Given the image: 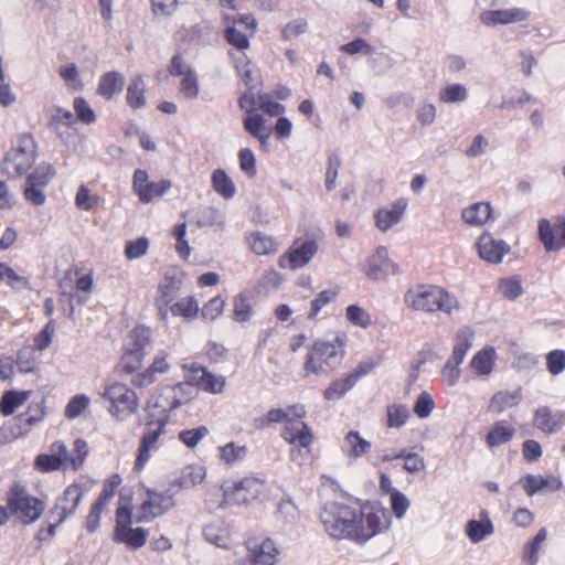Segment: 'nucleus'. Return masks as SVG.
<instances>
[{"label":"nucleus","mask_w":565,"mask_h":565,"mask_svg":"<svg viewBox=\"0 0 565 565\" xmlns=\"http://www.w3.org/2000/svg\"><path fill=\"white\" fill-rule=\"evenodd\" d=\"M404 300L413 310L429 313L440 311L452 316L461 309V305L454 294L435 285H422L409 289L405 294Z\"/></svg>","instance_id":"obj_1"},{"label":"nucleus","mask_w":565,"mask_h":565,"mask_svg":"<svg viewBox=\"0 0 565 565\" xmlns=\"http://www.w3.org/2000/svg\"><path fill=\"white\" fill-rule=\"evenodd\" d=\"M356 516L352 542L359 545H364L391 526L390 512L377 504L365 503L356 508Z\"/></svg>","instance_id":"obj_2"},{"label":"nucleus","mask_w":565,"mask_h":565,"mask_svg":"<svg viewBox=\"0 0 565 565\" xmlns=\"http://www.w3.org/2000/svg\"><path fill=\"white\" fill-rule=\"evenodd\" d=\"M356 518V508L340 503H331L320 513L324 531L335 540L353 541Z\"/></svg>","instance_id":"obj_3"},{"label":"nucleus","mask_w":565,"mask_h":565,"mask_svg":"<svg viewBox=\"0 0 565 565\" xmlns=\"http://www.w3.org/2000/svg\"><path fill=\"white\" fill-rule=\"evenodd\" d=\"M107 412L117 422L127 420L139 408L137 393L128 385L114 382L100 394Z\"/></svg>","instance_id":"obj_4"},{"label":"nucleus","mask_w":565,"mask_h":565,"mask_svg":"<svg viewBox=\"0 0 565 565\" xmlns=\"http://www.w3.org/2000/svg\"><path fill=\"white\" fill-rule=\"evenodd\" d=\"M36 143L30 135H22L17 143L6 153L2 161L3 171L19 178L24 174L35 162Z\"/></svg>","instance_id":"obj_5"},{"label":"nucleus","mask_w":565,"mask_h":565,"mask_svg":"<svg viewBox=\"0 0 565 565\" xmlns=\"http://www.w3.org/2000/svg\"><path fill=\"white\" fill-rule=\"evenodd\" d=\"M8 509L21 523L31 524L43 513L44 503L20 484H14L8 492Z\"/></svg>","instance_id":"obj_6"},{"label":"nucleus","mask_w":565,"mask_h":565,"mask_svg":"<svg viewBox=\"0 0 565 565\" xmlns=\"http://www.w3.org/2000/svg\"><path fill=\"white\" fill-rule=\"evenodd\" d=\"M341 361V352L331 342L317 341L308 351L303 370L309 374L322 375L332 371Z\"/></svg>","instance_id":"obj_7"},{"label":"nucleus","mask_w":565,"mask_h":565,"mask_svg":"<svg viewBox=\"0 0 565 565\" xmlns=\"http://www.w3.org/2000/svg\"><path fill=\"white\" fill-rule=\"evenodd\" d=\"M174 505L173 497L164 491L159 492L147 488L141 499V503L136 510L135 522L146 523L161 516Z\"/></svg>","instance_id":"obj_8"},{"label":"nucleus","mask_w":565,"mask_h":565,"mask_svg":"<svg viewBox=\"0 0 565 565\" xmlns=\"http://www.w3.org/2000/svg\"><path fill=\"white\" fill-rule=\"evenodd\" d=\"M226 28L224 32L227 43L235 49L230 50L232 53H245L249 47V38L255 33L257 22L250 14L234 18L230 24V18H226Z\"/></svg>","instance_id":"obj_9"},{"label":"nucleus","mask_w":565,"mask_h":565,"mask_svg":"<svg viewBox=\"0 0 565 565\" xmlns=\"http://www.w3.org/2000/svg\"><path fill=\"white\" fill-rule=\"evenodd\" d=\"M131 512L129 508L120 507L117 510L115 541L125 543L128 547L138 550L146 544L148 531L142 527H131Z\"/></svg>","instance_id":"obj_10"},{"label":"nucleus","mask_w":565,"mask_h":565,"mask_svg":"<svg viewBox=\"0 0 565 565\" xmlns=\"http://www.w3.org/2000/svg\"><path fill=\"white\" fill-rule=\"evenodd\" d=\"M363 270L369 279L383 281L390 276L397 275L399 267L388 257L386 247L379 246L375 252L365 259Z\"/></svg>","instance_id":"obj_11"},{"label":"nucleus","mask_w":565,"mask_h":565,"mask_svg":"<svg viewBox=\"0 0 565 565\" xmlns=\"http://www.w3.org/2000/svg\"><path fill=\"white\" fill-rule=\"evenodd\" d=\"M182 284V277L175 271L166 273L159 281L153 305L163 321H167V308H170V305L174 301Z\"/></svg>","instance_id":"obj_12"},{"label":"nucleus","mask_w":565,"mask_h":565,"mask_svg":"<svg viewBox=\"0 0 565 565\" xmlns=\"http://www.w3.org/2000/svg\"><path fill=\"white\" fill-rule=\"evenodd\" d=\"M50 451L55 454L56 459L63 469L77 470L85 461L88 454V447L85 440L76 439L73 445V450L70 451L64 443L55 441L52 444Z\"/></svg>","instance_id":"obj_13"},{"label":"nucleus","mask_w":565,"mask_h":565,"mask_svg":"<svg viewBox=\"0 0 565 565\" xmlns=\"http://www.w3.org/2000/svg\"><path fill=\"white\" fill-rule=\"evenodd\" d=\"M146 170L137 169L132 178V189L142 203H149L156 198L162 196L171 186L169 180L150 182Z\"/></svg>","instance_id":"obj_14"},{"label":"nucleus","mask_w":565,"mask_h":565,"mask_svg":"<svg viewBox=\"0 0 565 565\" xmlns=\"http://www.w3.org/2000/svg\"><path fill=\"white\" fill-rule=\"evenodd\" d=\"M531 13L524 8L484 10L479 14L480 22L489 28L526 21Z\"/></svg>","instance_id":"obj_15"},{"label":"nucleus","mask_w":565,"mask_h":565,"mask_svg":"<svg viewBox=\"0 0 565 565\" xmlns=\"http://www.w3.org/2000/svg\"><path fill=\"white\" fill-rule=\"evenodd\" d=\"M264 491V483L256 478H245L236 482L232 490H225L227 503L246 504L257 499Z\"/></svg>","instance_id":"obj_16"},{"label":"nucleus","mask_w":565,"mask_h":565,"mask_svg":"<svg viewBox=\"0 0 565 565\" xmlns=\"http://www.w3.org/2000/svg\"><path fill=\"white\" fill-rule=\"evenodd\" d=\"M170 369L169 354L162 350L158 351L147 369L134 374L131 383L136 387H148L153 384L160 375L167 374Z\"/></svg>","instance_id":"obj_17"},{"label":"nucleus","mask_w":565,"mask_h":565,"mask_svg":"<svg viewBox=\"0 0 565 565\" xmlns=\"http://www.w3.org/2000/svg\"><path fill=\"white\" fill-rule=\"evenodd\" d=\"M317 250L318 246L313 241H307L299 246L294 245L279 257L278 265L280 268L291 270L302 268L312 259Z\"/></svg>","instance_id":"obj_18"},{"label":"nucleus","mask_w":565,"mask_h":565,"mask_svg":"<svg viewBox=\"0 0 565 565\" xmlns=\"http://www.w3.org/2000/svg\"><path fill=\"white\" fill-rule=\"evenodd\" d=\"M84 491L79 484L68 486L63 494L56 500L53 509L50 511L51 518L57 516V523L64 522L72 515L79 502L82 501Z\"/></svg>","instance_id":"obj_19"},{"label":"nucleus","mask_w":565,"mask_h":565,"mask_svg":"<svg viewBox=\"0 0 565 565\" xmlns=\"http://www.w3.org/2000/svg\"><path fill=\"white\" fill-rule=\"evenodd\" d=\"M166 433V423L159 420L154 428H149L142 436L135 461V470L141 471L151 457V452L158 449V440Z\"/></svg>","instance_id":"obj_20"},{"label":"nucleus","mask_w":565,"mask_h":565,"mask_svg":"<svg viewBox=\"0 0 565 565\" xmlns=\"http://www.w3.org/2000/svg\"><path fill=\"white\" fill-rule=\"evenodd\" d=\"M540 241L545 249L559 250L565 247V218H562L553 225L547 220H541L539 223Z\"/></svg>","instance_id":"obj_21"},{"label":"nucleus","mask_w":565,"mask_h":565,"mask_svg":"<svg viewBox=\"0 0 565 565\" xmlns=\"http://www.w3.org/2000/svg\"><path fill=\"white\" fill-rule=\"evenodd\" d=\"M282 438L295 447L309 449L313 441V434L301 418L294 417L288 420L281 433Z\"/></svg>","instance_id":"obj_22"},{"label":"nucleus","mask_w":565,"mask_h":565,"mask_svg":"<svg viewBox=\"0 0 565 565\" xmlns=\"http://www.w3.org/2000/svg\"><path fill=\"white\" fill-rule=\"evenodd\" d=\"M407 205L408 201L405 198H399L390 207L379 209L374 214L376 227L385 233L398 224L405 214Z\"/></svg>","instance_id":"obj_23"},{"label":"nucleus","mask_w":565,"mask_h":565,"mask_svg":"<svg viewBox=\"0 0 565 565\" xmlns=\"http://www.w3.org/2000/svg\"><path fill=\"white\" fill-rule=\"evenodd\" d=\"M163 393L166 395L164 401L157 402L156 406L161 407L163 412H172L192 398L193 387L184 381L173 386H167Z\"/></svg>","instance_id":"obj_24"},{"label":"nucleus","mask_w":565,"mask_h":565,"mask_svg":"<svg viewBox=\"0 0 565 565\" xmlns=\"http://www.w3.org/2000/svg\"><path fill=\"white\" fill-rule=\"evenodd\" d=\"M533 425L544 434H555L565 425V412L553 414L550 407L540 406L534 412Z\"/></svg>","instance_id":"obj_25"},{"label":"nucleus","mask_w":565,"mask_h":565,"mask_svg":"<svg viewBox=\"0 0 565 565\" xmlns=\"http://www.w3.org/2000/svg\"><path fill=\"white\" fill-rule=\"evenodd\" d=\"M479 256L492 264H498L510 250L509 245L502 239H494L489 234H482L477 243Z\"/></svg>","instance_id":"obj_26"},{"label":"nucleus","mask_w":565,"mask_h":565,"mask_svg":"<svg viewBox=\"0 0 565 565\" xmlns=\"http://www.w3.org/2000/svg\"><path fill=\"white\" fill-rule=\"evenodd\" d=\"M520 482L529 497L541 491L556 492L563 487L562 480L554 476L526 475Z\"/></svg>","instance_id":"obj_27"},{"label":"nucleus","mask_w":565,"mask_h":565,"mask_svg":"<svg viewBox=\"0 0 565 565\" xmlns=\"http://www.w3.org/2000/svg\"><path fill=\"white\" fill-rule=\"evenodd\" d=\"M243 127L247 134L256 138L264 150H267L271 136V128L266 125L264 116L259 113L245 116Z\"/></svg>","instance_id":"obj_28"},{"label":"nucleus","mask_w":565,"mask_h":565,"mask_svg":"<svg viewBox=\"0 0 565 565\" xmlns=\"http://www.w3.org/2000/svg\"><path fill=\"white\" fill-rule=\"evenodd\" d=\"M495 361L494 348L486 347L472 356L470 367L477 376H489L494 370Z\"/></svg>","instance_id":"obj_29"},{"label":"nucleus","mask_w":565,"mask_h":565,"mask_svg":"<svg viewBox=\"0 0 565 565\" xmlns=\"http://www.w3.org/2000/svg\"><path fill=\"white\" fill-rule=\"evenodd\" d=\"M492 215L491 205L488 202H477L461 211V218L469 226L480 227L484 225Z\"/></svg>","instance_id":"obj_30"},{"label":"nucleus","mask_w":565,"mask_h":565,"mask_svg":"<svg viewBox=\"0 0 565 565\" xmlns=\"http://www.w3.org/2000/svg\"><path fill=\"white\" fill-rule=\"evenodd\" d=\"M124 85L125 77L122 74L115 71L107 72L99 78L97 94L109 100L115 95L121 93Z\"/></svg>","instance_id":"obj_31"},{"label":"nucleus","mask_w":565,"mask_h":565,"mask_svg":"<svg viewBox=\"0 0 565 565\" xmlns=\"http://www.w3.org/2000/svg\"><path fill=\"white\" fill-rule=\"evenodd\" d=\"M250 250L256 255H271L279 249V243L269 235L262 232H253L246 236Z\"/></svg>","instance_id":"obj_32"},{"label":"nucleus","mask_w":565,"mask_h":565,"mask_svg":"<svg viewBox=\"0 0 565 565\" xmlns=\"http://www.w3.org/2000/svg\"><path fill=\"white\" fill-rule=\"evenodd\" d=\"M521 401V387H518L514 391H499L492 395L489 403V411L500 414L508 408L516 406Z\"/></svg>","instance_id":"obj_33"},{"label":"nucleus","mask_w":565,"mask_h":565,"mask_svg":"<svg viewBox=\"0 0 565 565\" xmlns=\"http://www.w3.org/2000/svg\"><path fill=\"white\" fill-rule=\"evenodd\" d=\"M365 372L355 371L347 374L343 377L333 381L330 386L324 391V398L328 401H337L349 392L358 382L361 375Z\"/></svg>","instance_id":"obj_34"},{"label":"nucleus","mask_w":565,"mask_h":565,"mask_svg":"<svg viewBox=\"0 0 565 565\" xmlns=\"http://www.w3.org/2000/svg\"><path fill=\"white\" fill-rule=\"evenodd\" d=\"M228 56L233 60L237 74L244 84L250 89L254 88L257 81V72L246 53H232Z\"/></svg>","instance_id":"obj_35"},{"label":"nucleus","mask_w":565,"mask_h":565,"mask_svg":"<svg viewBox=\"0 0 565 565\" xmlns=\"http://www.w3.org/2000/svg\"><path fill=\"white\" fill-rule=\"evenodd\" d=\"M342 449L350 459H358L371 450V443L361 437L359 431L351 430L344 437Z\"/></svg>","instance_id":"obj_36"},{"label":"nucleus","mask_w":565,"mask_h":565,"mask_svg":"<svg viewBox=\"0 0 565 565\" xmlns=\"http://www.w3.org/2000/svg\"><path fill=\"white\" fill-rule=\"evenodd\" d=\"M481 515L484 516L482 520H471L466 525V534L472 543H479L494 532L493 523L486 512Z\"/></svg>","instance_id":"obj_37"},{"label":"nucleus","mask_w":565,"mask_h":565,"mask_svg":"<svg viewBox=\"0 0 565 565\" xmlns=\"http://www.w3.org/2000/svg\"><path fill=\"white\" fill-rule=\"evenodd\" d=\"M515 429L504 420L494 423L487 435L486 443L490 448L509 443L514 436Z\"/></svg>","instance_id":"obj_38"},{"label":"nucleus","mask_w":565,"mask_h":565,"mask_svg":"<svg viewBox=\"0 0 565 565\" xmlns=\"http://www.w3.org/2000/svg\"><path fill=\"white\" fill-rule=\"evenodd\" d=\"M167 320L169 316L183 317L185 319H193L198 316L200 308L198 300L193 297H184L179 301H173L170 308H167Z\"/></svg>","instance_id":"obj_39"},{"label":"nucleus","mask_w":565,"mask_h":565,"mask_svg":"<svg viewBox=\"0 0 565 565\" xmlns=\"http://www.w3.org/2000/svg\"><path fill=\"white\" fill-rule=\"evenodd\" d=\"M473 335L475 332L471 328L467 326L459 328L455 335V344L450 356L463 362L466 353L472 345Z\"/></svg>","instance_id":"obj_40"},{"label":"nucleus","mask_w":565,"mask_h":565,"mask_svg":"<svg viewBox=\"0 0 565 565\" xmlns=\"http://www.w3.org/2000/svg\"><path fill=\"white\" fill-rule=\"evenodd\" d=\"M278 554L279 551L274 541L267 539L253 551L252 563L253 565H275Z\"/></svg>","instance_id":"obj_41"},{"label":"nucleus","mask_w":565,"mask_h":565,"mask_svg":"<svg viewBox=\"0 0 565 565\" xmlns=\"http://www.w3.org/2000/svg\"><path fill=\"white\" fill-rule=\"evenodd\" d=\"M146 84L143 78L138 75L130 79V83L127 87V104L134 108L139 109L146 105Z\"/></svg>","instance_id":"obj_42"},{"label":"nucleus","mask_w":565,"mask_h":565,"mask_svg":"<svg viewBox=\"0 0 565 565\" xmlns=\"http://www.w3.org/2000/svg\"><path fill=\"white\" fill-rule=\"evenodd\" d=\"M306 409L302 405H290L286 408H273L266 414V422L268 424L287 423L296 418H303Z\"/></svg>","instance_id":"obj_43"},{"label":"nucleus","mask_w":565,"mask_h":565,"mask_svg":"<svg viewBox=\"0 0 565 565\" xmlns=\"http://www.w3.org/2000/svg\"><path fill=\"white\" fill-rule=\"evenodd\" d=\"M211 181L214 191L222 195L224 199L228 200L235 195V184L224 170H214L212 173Z\"/></svg>","instance_id":"obj_44"},{"label":"nucleus","mask_w":565,"mask_h":565,"mask_svg":"<svg viewBox=\"0 0 565 565\" xmlns=\"http://www.w3.org/2000/svg\"><path fill=\"white\" fill-rule=\"evenodd\" d=\"M218 454L222 462L225 465H235L246 458L248 449L245 445H237L236 443L231 441L220 447Z\"/></svg>","instance_id":"obj_45"},{"label":"nucleus","mask_w":565,"mask_h":565,"mask_svg":"<svg viewBox=\"0 0 565 565\" xmlns=\"http://www.w3.org/2000/svg\"><path fill=\"white\" fill-rule=\"evenodd\" d=\"M31 392L30 391H9L7 392L1 399L0 411L4 416H9L15 412L18 407L23 405Z\"/></svg>","instance_id":"obj_46"},{"label":"nucleus","mask_w":565,"mask_h":565,"mask_svg":"<svg viewBox=\"0 0 565 565\" xmlns=\"http://www.w3.org/2000/svg\"><path fill=\"white\" fill-rule=\"evenodd\" d=\"M254 310L249 298L245 294H238L233 299V319L238 323H245L253 318Z\"/></svg>","instance_id":"obj_47"},{"label":"nucleus","mask_w":565,"mask_h":565,"mask_svg":"<svg viewBox=\"0 0 565 565\" xmlns=\"http://www.w3.org/2000/svg\"><path fill=\"white\" fill-rule=\"evenodd\" d=\"M547 537V531L542 527L531 542H527L523 550V559L531 565L539 563V554Z\"/></svg>","instance_id":"obj_48"},{"label":"nucleus","mask_w":565,"mask_h":565,"mask_svg":"<svg viewBox=\"0 0 565 565\" xmlns=\"http://www.w3.org/2000/svg\"><path fill=\"white\" fill-rule=\"evenodd\" d=\"M438 97L445 104L461 103L467 99L468 89L459 83L449 84L439 90Z\"/></svg>","instance_id":"obj_49"},{"label":"nucleus","mask_w":565,"mask_h":565,"mask_svg":"<svg viewBox=\"0 0 565 565\" xmlns=\"http://www.w3.org/2000/svg\"><path fill=\"white\" fill-rule=\"evenodd\" d=\"M387 426L390 428L403 427L409 418V409L403 404H392L387 406Z\"/></svg>","instance_id":"obj_50"},{"label":"nucleus","mask_w":565,"mask_h":565,"mask_svg":"<svg viewBox=\"0 0 565 565\" xmlns=\"http://www.w3.org/2000/svg\"><path fill=\"white\" fill-rule=\"evenodd\" d=\"M58 75L70 89L81 90L84 86L79 71L74 63L62 65L58 70Z\"/></svg>","instance_id":"obj_51"},{"label":"nucleus","mask_w":565,"mask_h":565,"mask_svg":"<svg viewBox=\"0 0 565 565\" xmlns=\"http://www.w3.org/2000/svg\"><path fill=\"white\" fill-rule=\"evenodd\" d=\"M54 175L55 170L51 164L41 163L34 172L28 175L25 183L45 188Z\"/></svg>","instance_id":"obj_52"},{"label":"nucleus","mask_w":565,"mask_h":565,"mask_svg":"<svg viewBox=\"0 0 565 565\" xmlns=\"http://www.w3.org/2000/svg\"><path fill=\"white\" fill-rule=\"evenodd\" d=\"M196 223L199 226H221L225 224L224 214L215 207H205L199 211Z\"/></svg>","instance_id":"obj_53"},{"label":"nucleus","mask_w":565,"mask_h":565,"mask_svg":"<svg viewBox=\"0 0 565 565\" xmlns=\"http://www.w3.org/2000/svg\"><path fill=\"white\" fill-rule=\"evenodd\" d=\"M145 358V352L140 350L128 349L121 356L120 366L125 373L132 374L141 367Z\"/></svg>","instance_id":"obj_54"},{"label":"nucleus","mask_w":565,"mask_h":565,"mask_svg":"<svg viewBox=\"0 0 565 565\" xmlns=\"http://www.w3.org/2000/svg\"><path fill=\"white\" fill-rule=\"evenodd\" d=\"M461 361H457L454 358H449L440 371L441 381L449 387L455 386L461 376L460 364Z\"/></svg>","instance_id":"obj_55"},{"label":"nucleus","mask_w":565,"mask_h":565,"mask_svg":"<svg viewBox=\"0 0 565 565\" xmlns=\"http://www.w3.org/2000/svg\"><path fill=\"white\" fill-rule=\"evenodd\" d=\"M172 236L175 239V252L181 258L188 259L191 255V247L186 239V224H177L172 231Z\"/></svg>","instance_id":"obj_56"},{"label":"nucleus","mask_w":565,"mask_h":565,"mask_svg":"<svg viewBox=\"0 0 565 565\" xmlns=\"http://www.w3.org/2000/svg\"><path fill=\"white\" fill-rule=\"evenodd\" d=\"M210 430L206 426H198L191 429H184L179 433V439L188 447L194 448L196 447L201 440H203Z\"/></svg>","instance_id":"obj_57"},{"label":"nucleus","mask_w":565,"mask_h":565,"mask_svg":"<svg viewBox=\"0 0 565 565\" xmlns=\"http://www.w3.org/2000/svg\"><path fill=\"white\" fill-rule=\"evenodd\" d=\"M74 122H75V118H74V115L72 114V111L57 107L55 109V113L52 115L50 125H51L52 129L56 134H58V136L62 138L63 137L62 128L63 127L68 128Z\"/></svg>","instance_id":"obj_58"},{"label":"nucleus","mask_w":565,"mask_h":565,"mask_svg":"<svg viewBox=\"0 0 565 565\" xmlns=\"http://www.w3.org/2000/svg\"><path fill=\"white\" fill-rule=\"evenodd\" d=\"M345 317L350 323L360 328H366L371 324L370 313L358 305L348 306Z\"/></svg>","instance_id":"obj_59"},{"label":"nucleus","mask_w":565,"mask_h":565,"mask_svg":"<svg viewBox=\"0 0 565 565\" xmlns=\"http://www.w3.org/2000/svg\"><path fill=\"white\" fill-rule=\"evenodd\" d=\"M181 95L189 100L198 98L200 93L199 81L195 72L186 73L180 83Z\"/></svg>","instance_id":"obj_60"},{"label":"nucleus","mask_w":565,"mask_h":565,"mask_svg":"<svg viewBox=\"0 0 565 565\" xmlns=\"http://www.w3.org/2000/svg\"><path fill=\"white\" fill-rule=\"evenodd\" d=\"M340 51L349 55L364 54L372 55L376 49L371 45L366 40L356 38L355 40L340 46Z\"/></svg>","instance_id":"obj_61"},{"label":"nucleus","mask_w":565,"mask_h":565,"mask_svg":"<svg viewBox=\"0 0 565 565\" xmlns=\"http://www.w3.org/2000/svg\"><path fill=\"white\" fill-rule=\"evenodd\" d=\"M499 291L505 299L514 300L522 295L521 280L515 277L502 279L499 284Z\"/></svg>","instance_id":"obj_62"},{"label":"nucleus","mask_w":565,"mask_h":565,"mask_svg":"<svg viewBox=\"0 0 565 565\" xmlns=\"http://www.w3.org/2000/svg\"><path fill=\"white\" fill-rule=\"evenodd\" d=\"M89 397L85 394H78L73 396L65 407V417L74 419L78 417L82 412L89 405Z\"/></svg>","instance_id":"obj_63"},{"label":"nucleus","mask_w":565,"mask_h":565,"mask_svg":"<svg viewBox=\"0 0 565 565\" xmlns=\"http://www.w3.org/2000/svg\"><path fill=\"white\" fill-rule=\"evenodd\" d=\"M546 367L552 375H558L565 370V351L553 350L546 355Z\"/></svg>","instance_id":"obj_64"}]
</instances>
